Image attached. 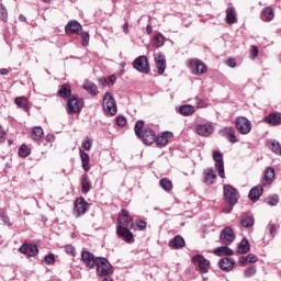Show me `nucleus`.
Returning a JSON list of instances; mask_svg holds the SVG:
<instances>
[{
	"label": "nucleus",
	"mask_w": 281,
	"mask_h": 281,
	"mask_svg": "<svg viewBox=\"0 0 281 281\" xmlns=\"http://www.w3.org/2000/svg\"><path fill=\"white\" fill-rule=\"evenodd\" d=\"M119 226L116 228L117 235L126 243H133V233L131 229L134 227V223L126 209H122L117 217Z\"/></svg>",
	"instance_id": "obj_1"
},
{
	"label": "nucleus",
	"mask_w": 281,
	"mask_h": 281,
	"mask_svg": "<svg viewBox=\"0 0 281 281\" xmlns=\"http://www.w3.org/2000/svg\"><path fill=\"white\" fill-rule=\"evenodd\" d=\"M224 199L228 205L235 206L238 203V199H240V194L238 190H236L231 184H224Z\"/></svg>",
	"instance_id": "obj_2"
},
{
	"label": "nucleus",
	"mask_w": 281,
	"mask_h": 281,
	"mask_svg": "<svg viewBox=\"0 0 281 281\" xmlns=\"http://www.w3.org/2000/svg\"><path fill=\"white\" fill-rule=\"evenodd\" d=\"M97 273L101 277L113 274V266L106 258L97 257Z\"/></svg>",
	"instance_id": "obj_3"
},
{
	"label": "nucleus",
	"mask_w": 281,
	"mask_h": 281,
	"mask_svg": "<svg viewBox=\"0 0 281 281\" xmlns=\"http://www.w3.org/2000/svg\"><path fill=\"white\" fill-rule=\"evenodd\" d=\"M82 106H85V100L72 95L67 102V113L69 115H74V113H80V111H82Z\"/></svg>",
	"instance_id": "obj_4"
},
{
	"label": "nucleus",
	"mask_w": 281,
	"mask_h": 281,
	"mask_svg": "<svg viewBox=\"0 0 281 281\" xmlns=\"http://www.w3.org/2000/svg\"><path fill=\"white\" fill-rule=\"evenodd\" d=\"M235 126L240 135H249L251 133V121L245 116H239L235 120Z\"/></svg>",
	"instance_id": "obj_5"
},
{
	"label": "nucleus",
	"mask_w": 281,
	"mask_h": 281,
	"mask_svg": "<svg viewBox=\"0 0 281 281\" xmlns=\"http://www.w3.org/2000/svg\"><path fill=\"white\" fill-rule=\"evenodd\" d=\"M103 111L110 115H115L117 113V104H115V99L111 92H105L103 97Z\"/></svg>",
	"instance_id": "obj_6"
},
{
	"label": "nucleus",
	"mask_w": 281,
	"mask_h": 281,
	"mask_svg": "<svg viewBox=\"0 0 281 281\" xmlns=\"http://www.w3.org/2000/svg\"><path fill=\"white\" fill-rule=\"evenodd\" d=\"M192 262L198 267L200 273H207L210 271V260L205 259L202 255L193 256Z\"/></svg>",
	"instance_id": "obj_7"
},
{
	"label": "nucleus",
	"mask_w": 281,
	"mask_h": 281,
	"mask_svg": "<svg viewBox=\"0 0 281 281\" xmlns=\"http://www.w3.org/2000/svg\"><path fill=\"white\" fill-rule=\"evenodd\" d=\"M213 161H215V168L221 179H225V162L223 161V153L213 151Z\"/></svg>",
	"instance_id": "obj_8"
},
{
	"label": "nucleus",
	"mask_w": 281,
	"mask_h": 281,
	"mask_svg": "<svg viewBox=\"0 0 281 281\" xmlns=\"http://www.w3.org/2000/svg\"><path fill=\"white\" fill-rule=\"evenodd\" d=\"M133 67L136 71H140L142 74H148V71H150V65L146 56L137 57L133 63Z\"/></svg>",
	"instance_id": "obj_9"
},
{
	"label": "nucleus",
	"mask_w": 281,
	"mask_h": 281,
	"mask_svg": "<svg viewBox=\"0 0 281 281\" xmlns=\"http://www.w3.org/2000/svg\"><path fill=\"white\" fill-rule=\"evenodd\" d=\"M235 239L236 234H234V229H232V227L227 226L222 229L220 240L223 245H229L231 243H234Z\"/></svg>",
	"instance_id": "obj_10"
},
{
	"label": "nucleus",
	"mask_w": 281,
	"mask_h": 281,
	"mask_svg": "<svg viewBox=\"0 0 281 281\" xmlns=\"http://www.w3.org/2000/svg\"><path fill=\"white\" fill-rule=\"evenodd\" d=\"M87 210H89V203H87V200L85 198H78L75 201V214L78 218V216H82V214H87Z\"/></svg>",
	"instance_id": "obj_11"
},
{
	"label": "nucleus",
	"mask_w": 281,
	"mask_h": 281,
	"mask_svg": "<svg viewBox=\"0 0 281 281\" xmlns=\"http://www.w3.org/2000/svg\"><path fill=\"white\" fill-rule=\"evenodd\" d=\"M81 260L89 269H93V267L98 265V258H95L93 254L89 252V250H83L81 252Z\"/></svg>",
	"instance_id": "obj_12"
},
{
	"label": "nucleus",
	"mask_w": 281,
	"mask_h": 281,
	"mask_svg": "<svg viewBox=\"0 0 281 281\" xmlns=\"http://www.w3.org/2000/svg\"><path fill=\"white\" fill-rule=\"evenodd\" d=\"M172 137L173 134L171 132H162L156 136V145L158 146V148H164V146H168Z\"/></svg>",
	"instance_id": "obj_13"
},
{
	"label": "nucleus",
	"mask_w": 281,
	"mask_h": 281,
	"mask_svg": "<svg viewBox=\"0 0 281 281\" xmlns=\"http://www.w3.org/2000/svg\"><path fill=\"white\" fill-rule=\"evenodd\" d=\"M189 67L192 69L193 74L196 76L201 74H205L207 71V68L205 67V64L199 59H191L189 61Z\"/></svg>",
	"instance_id": "obj_14"
},
{
	"label": "nucleus",
	"mask_w": 281,
	"mask_h": 281,
	"mask_svg": "<svg viewBox=\"0 0 281 281\" xmlns=\"http://www.w3.org/2000/svg\"><path fill=\"white\" fill-rule=\"evenodd\" d=\"M195 131L202 137H210L214 133V125L212 123L200 124L196 125Z\"/></svg>",
	"instance_id": "obj_15"
},
{
	"label": "nucleus",
	"mask_w": 281,
	"mask_h": 281,
	"mask_svg": "<svg viewBox=\"0 0 281 281\" xmlns=\"http://www.w3.org/2000/svg\"><path fill=\"white\" fill-rule=\"evenodd\" d=\"M154 60L159 76L164 75V71H166V55L164 53H157L154 55Z\"/></svg>",
	"instance_id": "obj_16"
},
{
	"label": "nucleus",
	"mask_w": 281,
	"mask_h": 281,
	"mask_svg": "<svg viewBox=\"0 0 281 281\" xmlns=\"http://www.w3.org/2000/svg\"><path fill=\"white\" fill-rule=\"evenodd\" d=\"M263 122H266V124H269L270 126H280L281 112L270 113L268 116L263 119Z\"/></svg>",
	"instance_id": "obj_17"
},
{
	"label": "nucleus",
	"mask_w": 281,
	"mask_h": 281,
	"mask_svg": "<svg viewBox=\"0 0 281 281\" xmlns=\"http://www.w3.org/2000/svg\"><path fill=\"white\" fill-rule=\"evenodd\" d=\"M80 30H82V24L76 20H71L65 26L66 34H78V32H80Z\"/></svg>",
	"instance_id": "obj_18"
},
{
	"label": "nucleus",
	"mask_w": 281,
	"mask_h": 281,
	"mask_svg": "<svg viewBox=\"0 0 281 281\" xmlns=\"http://www.w3.org/2000/svg\"><path fill=\"white\" fill-rule=\"evenodd\" d=\"M218 265L222 271H232V269H234V265H236V261L234 258L225 257L220 260Z\"/></svg>",
	"instance_id": "obj_19"
},
{
	"label": "nucleus",
	"mask_w": 281,
	"mask_h": 281,
	"mask_svg": "<svg viewBox=\"0 0 281 281\" xmlns=\"http://www.w3.org/2000/svg\"><path fill=\"white\" fill-rule=\"evenodd\" d=\"M221 135H223L225 138L231 142V144H236L238 142V138L236 137L234 127H224L220 131Z\"/></svg>",
	"instance_id": "obj_20"
},
{
	"label": "nucleus",
	"mask_w": 281,
	"mask_h": 281,
	"mask_svg": "<svg viewBox=\"0 0 281 281\" xmlns=\"http://www.w3.org/2000/svg\"><path fill=\"white\" fill-rule=\"evenodd\" d=\"M204 175V183L206 186H212L216 183V172H214L213 168H207L203 171Z\"/></svg>",
	"instance_id": "obj_21"
},
{
	"label": "nucleus",
	"mask_w": 281,
	"mask_h": 281,
	"mask_svg": "<svg viewBox=\"0 0 281 281\" xmlns=\"http://www.w3.org/2000/svg\"><path fill=\"white\" fill-rule=\"evenodd\" d=\"M262 192H265V189L262 188V186L259 184L249 191L248 199L256 203V201H259L260 196H262Z\"/></svg>",
	"instance_id": "obj_22"
},
{
	"label": "nucleus",
	"mask_w": 281,
	"mask_h": 281,
	"mask_svg": "<svg viewBox=\"0 0 281 281\" xmlns=\"http://www.w3.org/2000/svg\"><path fill=\"white\" fill-rule=\"evenodd\" d=\"M226 23L228 25H234V23H238V13L234 7L228 8L226 10Z\"/></svg>",
	"instance_id": "obj_23"
},
{
	"label": "nucleus",
	"mask_w": 281,
	"mask_h": 281,
	"mask_svg": "<svg viewBox=\"0 0 281 281\" xmlns=\"http://www.w3.org/2000/svg\"><path fill=\"white\" fill-rule=\"evenodd\" d=\"M169 247L170 249H182V247H186V239H183L182 236L177 235L169 241Z\"/></svg>",
	"instance_id": "obj_24"
},
{
	"label": "nucleus",
	"mask_w": 281,
	"mask_h": 281,
	"mask_svg": "<svg viewBox=\"0 0 281 281\" xmlns=\"http://www.w3.org/2000/svg\"><path fill=\"white\" fill-rule=\"evenodd\" d=\"M20 251L21 254H26V256L34 257L36 256V254H38V248L36 247V245L24 244L20 248Z\"/></svg>",
	"instance_id": "obj_25"
},
{
	"label": "nucleus",
	"mask_w": 281,
	"mask_h": 281,
	"mask_svg": "<svg viewBox=\"0 0 281 281\" xmlns=\"http://www.w3.org/2000/svg\"><path fill=\"white\" fill-rule=\"evenodd\" d=\"M142 137H143L144 144L150 145L155 143V139L157 136L155 135V131L148 128L144 131Z\"/></svg>",
	"instance_id": "obj_26"
},
{
	"label": "nucleus",
	"mask_w": 281,
	"mask_h": 281,
	"mask_svg": "<svg viewBox=\"0 0 281 281\" xmlns=\"http://www.w3.org/2000/svg\"><path fill=\"white\" fill-rule=\"evenodd\" d=\"M83 89L90 93V95H98L99 91H98V86H95V83H93V81L86 79L83 82Z\"/></svg>",
	"instance_id": "obj_27"
},
{
	"label": "nucleus",
	"mask_w": 281,
	"mask_h": 281,
	"mask_svg": "<svg viewBox=\"0 0 281 281\" xmlns=\"http://www.w3.org/2000/svg\"><path fill=\"white\" fill-rule=\"evenodd\" d=\"M276 178V170L271 167H269L265 171V177H263V186H269L273 183V179Z\"/></svg>",
	"instance_id": "obj_28"
},
{
	"label": "nucleus",
	"mask_w": 281,
	"mask_h": 281,
	"mask_svg": "<svg viewBox=\"0 0 281 281\" xmlns=\"http://www.w3.org/2000/svg\"><path fill=\"white\" fill-rule=\"evenodd\" d=\"M274 16L276 14L273 13V8L271 7H266L261 12V19L267 23H269V21H273Z\"/></svg>",
	"instance_id": "obj_29"
},
{
	"label": "nucleus",
	"mask_w": 281,
	"mask_h": 281,
	"mask_svg": "<svg viewBox=\"0 0 281 281\" xmlns=\"http://www.w3.org/2000/svg\"><path fill=\"white\" fill-rule=\"evenodd\" d=\"M226 246H221L217 247L216 249H214V254L215 256H233L234 255V250H232V248Z\"/></svg>",
	"instance_id": "obj_30"
},
{
	"label": "nucleus",
	"mask_w": 281,
	"mask_h": 281,
	"mask_svg": "<svg viewBox=\"0 0 281 281\" xmlns=\"http://www.w3.org/2000/svg\"><path fill=\"white\" fill-rule=\"evenodd\" d=\"M79 154H80L81 166H82L83 170L86 172H89V170H90V168H89V161H90L89 154H87L82 149L79 150Z\"/></svg>",
	"instance_id": "obj_31"
},
{
	"label": "nucleus",
	"mask_w": 281,
	"mask_h": 281,
	"mask_svg": "<svg viewBox=\"0 0 281 281\" xmlns=\"http://www.w3.org/2000/svg\"><path fill=\"white\" fill-rule=\"evenodd\" d=\"M57 95L59 98H70L71 97V86L69 83H65L61 86V88L58 90Z\"/></svg>",
	"instance_id": "obj_32"
},
{
	"label": "nucleus",
	"mask_w": 281,
	"mask_h": 281,
	"mask_svg": "<svg viewBox=\"0 0 281 281\" xmlns=\"http://www.w3.org/2000/svg\"><path fill=\"white\" fill-rule=\"evenodd\" d=\"M81 187H82V192L87 194L91 190V180H89V175L85 173L81 177Z\"/></svg>",
	"instance_id": "obj_33"
},
{
	"label": "nucleus",
	"mask_w": 281,
	"mask_h": 281,
	"mask_svg": "<svg viewBox=\"0 0 281 281\" xmlns=\"http://www.w3.org/2000/svg\"><path fill=\"white\" fill-rule=\"evenodd\" d=\"M32 139H34V142H41V139L43 138L44 132H43V127L41 126H35L32 128Z\"/></svg>",
	"instance_id": "obj_34"
},
{
	"label": "nucleus",
	"mask_w": 281,
	"mask_h": 281,
	"mask_svg": "<svg viewBox=\"0 0 281 281\" xmlns=\"http://www.w3.org/2000/svg\"><path fill=\"white\" fill-rule=\"evenodd\" d=\"M15 104L23 109V111H30V106H27V98L25 97H18L15 98Z\"/></svg>",
	"instance_id": "obj_35"
},
{
	"label": "nucleus",
	"mask_w": 281,
	"mask_h": 281,
	"mask_svg": "<svg viewBox=\"0 0 281 281\" xmlns=\"http://www.w3.org/2000/svg\"><path fill=\"white\" fill-rule=\"evenodd\" d=\"M194 108L192 106V105H181L180 108H179V113L181 114V115H186V116H188V115H194Z\"/></svg>",
	"instance_id": "obj_36"
},
{
	"label": "nucleus",
	"mask_w": 281,
	"mask_h": 281,
	"mask_svg": "<svg viewBox=\"0 0 281 281\" xmlns=\"http://www.w3.org/2000/svg\"><path fill=\"white\" fill-rule=\"evenodd\" d=\"M237 251H238V254H247L249 251V240L244 238L239 243Z\"/></svg>",
	"instance_id": "obj_37"
},
{
	"label": "nucleus",
	"mask_w": 281,
	"mask_h": 281,
	"mask_svg": "<svg viewBox=\"0 0 281 281\" xmlns=\"http://www.w3.org/2000/svg\"><path fill=\"white\" fill-rule=\"evenodd\" d=\"M240 225L246 228L254 227V217L249 215L243 216L240 221Z\"/></svg>",
	"instance_id": "obj_38"
},
{
	"label": "nucleus",
	"mask_w": 281,
	"mask_h": 281,
	"mask_svg": "<svg viewBox=\"0 0 281 281\" xmlns=\"http://www.w3.org/2000/svg\"><path fill=\"white\" fill-rule=\"evenodd\" d=\"M154 43L156 47H164V45H166V36H164L161 33L156 34L154 37Z\"/></svg>",
	"instance_id": "obj_39"
},
{
	"label": "nucleus",
	"mask_w": 281,
	"mask_h": 281,
	"mask_svg": "<svg viewBox=\"0 0 281 281\" xmlns=\"http://www.w3.org/2000/svg\"><path fill=\"white\" fill-rule=\"evenodd\" d=\"M159 183L162 190L166 192H170V190H172V181H170L168 178H162Z\"/></svg>",
	"instance_id": "obj_40"
},
{
	"label": "nucleus",
	"mask_w": 281,
	"mask_h": 281,
	"mask_svg": "<svg viewBox=\"0 0 281 281\" xmlns=\"http://www.w3.org/2000/svg\"><path fill=\"white\" fill-rule=\"evenodd\" d=\"M270 148L276 155H281V145L278 143V140H272L270 143Z\"/></svg>",
	"instance_id": "obj_41"
},
{
	"label": "nucleus",
	"mask_w": 281,
	"mask_h": 281,
	"mask_svg": "<svg viewBox=\"0 0 281 281\" xmlns=\"http://www.w3.org/2000/svg\"><path fill=\"white\" fill-rule=\"evenodd\" d=\"M142 128H144V121L139 120L135 123V134L137 135V137H142Z\"/></svg>",
	"instance_id": "obj_42"
},
{
	"label": "nucleus",
	"mask_w": 281,
	"mask_h": 281,
	"mask_svg": "<svg viewBox=\"0 0 281 281\" xmlns=\"http://www.w3.org/2000/svg\"><path fill=\"white\" fill-rule=\"evenodd\" d=\"M280 201V199L278 198L277 194L270 195L267 198V203L268 205L274 206L278 205V202Z\"/></svg>",
	"instance_id": "obj_43"
},
{
	"label": "nucleus",
	"mask_w": 281,
	"mask_h": 281,
	"mask_svg": "<svg viewBox=\"0 0 281 281\" xmlns=\"http://www.w3.org/2000/svg\"><path fill=\"white\" fill-rule=\"evenodd\" d=\"M43 262H46V265H54L56 262V255L49 254L45 256Z\"/></svg>",
	"instance_id": "obj_44"
},
{
	"label": "nucleus",
	"mask_w": 281,
	"mask_h": 281,
	"mask_svg": "<svg viewBox=\"0 0 281 281\" xmlns=\"http://www.w3.org/2000/svg\"><path fill=\"white\" fill-rule=\"evenodd\" d=\"M19 155L20 157H27L30 155V148H27L25 145H21L19 148Z\"/></svg>",
	"instance_id": "obj_45"
},
{
	"label": "nucleus",
	"mask_w": 281,
	"mask_h": 281,
	"mask_svg": "<svg viewBox=\"0 0 281 281\" xmlns=\"http://www.w3.org/2000/svg\"><path fill=\"white\" fill-rule=\"evenodd\" d=\"M1 10H0V18L2 21H8V10L5 9V7L3 4L0 5Z\"/></svg>",
	"instance_id": "obj_46"
},
{
	"label": "nucleus",
	"mask_w": 281,
	"mask_h": 281,
	"mask_svg": "<svg viewBox=\"0 0 281 281\" xmlns=\"http://www.w3.org/2000/svg\"><path fill=\"white\" fill-rule=\"evenodd\" d=\"M246 278H251V276H256V267H249L244 272Z\"/></svg>",
	"instance_id": "obj_47"
},
{
	"label": "nucleus",
	"mask_w": 281,
	"mask_h": 281,
	"mask_svg": "<svg viewBox=\"0 0 281 281\" xmlns=\"http://www.w3.org/2000/svg\"><path fill=\"white\" fill-rule=\"evenodd\" d=\"M80 36L82 38L83 47H87V45H89V33L88 32H81Z\"/></svg>",
	"instance_id": "obj_48"
},
{
	"label": "nucleus",
	"mask_w": 281,
	"mask_h": 281,
	"mask_svg": "<svg viewBox=\"0 0 281 281\" xmlns=\"http://www.w3.org/2000/svg\"><path fill=\"white\" fill-rule=\"evenodd\" d=\"M195 102L198 109H205L207 106V103L203 99H199V97L195 98Z\"/></svg>",
	"instance_id": "obj_49"
},
{
	"label": "nucleus",
	"mask_w": 281,
	"mask_h": 281,
	"mask_svg": "<svg viewBox=\"0 0 281 281\" xmlns=\"http://www.w3.org/2000/svg\"><path fill=\"white\" fill-rule=\"evenodd\" d=\"M245 262H258V257L254 254H249L246 257Z\"/></svg>",
	"instance_id": "obj_50"
},
{
	"label": "nucleus",
	"mask_w": 281,
	"mask_h": 281,
	"mask_svg": "<svg viewBox=\"0 0 281 281\" xmlns=\"http://www.w3.org/2000/svg\"><path fill=\"white\" fill-rule=\"evenodd\" d=\"M91 146H93V142H91V139L89 138H86V140L82 143V147L85 148V150H89Z\"/></svg>",
	"instance_id": "obj_51"
},
{
	"label": "nucleus",
	"mask_w": 281,
	"mask_h": 281,
	"mask_svg": "<svg viewBox=\"0 0 281 281\" xmlns=\"http://www.w3.org/2000/svg\"><path fill=\"white\" fill-rule=\"evenodd\" d=\"M116 124L117 126H126V117L124 116L116 117Z\"/></svg>",
	"instance_id": "obj_52"
},
{
	"label": "nucleus",
	"mask_w": 281,
	"mask_h": 281,
	"mask_svg": "<svg viewBox=\"0 0 281 281\" xmlns=\"http://www.w3.org/2000/svg\"><path fill=\"white\" fill-rule=\"evenodd\" d=\"M65 251H66V254H70L71 256H75V254H76V248H75L74 246H71V245H67V246L65 247Z\"/></svg>",
	"instance_id": "obj_53"
},
{
	"label": "nucleus",
	"mask_w": 281,
	"mask_h": 281,
	"mask_svg": "<svg viewBox=\"0 0 281 281\" xmlns=\"http://www.w3.org/2000/svg\"><path fill=\"white\" fill-rule=\"evenodd\" d=\"M136 227H138V229H146L147 224L145 221L139 220L138 222H136Z\"/></svg>",
	"instance_id": "obj_54"
},
{
	"label": "nucleus",
	"mask_w": 281,
	"mask_h": 281,
	"mask_svg": "<svg viewBox=\"0 0 281 281\" xmlns=\"http://www.w3.org/2000/svg\"><path fill=\"white\" fill-rule=\"evenodd\" d=\"M5 140V131H3V127L0 125V144H3Z\"/></svg>",
	"instance_id": "obj_55"
},
{
	"label": "nucleus",
	"mask_w": 281,
	"mask_h": 281,
	"mask_svg": "<svg viewBox=\"0 0 281 281\" xmlns=\"http://www.w3.org/2000/svg\"><path fill=\"white\" fill-rule=\"evenodd\" d=\"M226 65H227L228 67H232V69H234V67H236V60L233 59V58H229V59L227 60Z\"/></svg>",
	"instance_id": "obj_56"
},
{
	"label": "nucleus",
	"mask_w": 281,
	"mask_h": 281,
	"mask_svg": "<svg viewBox=\"0 0 281 281\" xmlns=\"http://www.w3.org/2000/svg\"><path fill=\"white\" fill-rule=\"evenodd\" d=\"M269 232L271 236H276V225L269 224Z\"/></svg>",
	"instance_id": "obj_57"
},
{
	"label": "nucleus",
	"mask_w": 281,
	"mask_h": 281,
	"mask_svg": "<svg viewBox=\"0 0 281 281\" xmlns=\"http://www.w3.org/2000/svg\"><path fill=\"white\" fill-rule=\"evenodd\" d=\"M108 83H109V80H106V78L99 79V85H101V87H106Z\"/></svg>",
	"instance_id": "obj_58"
},
{
	"label": "nucleus",
	"mask_w": 281,
	"mask_h": 281,
	"mask_svg": "<svg viewBox=\"0 0 281 281\" xmlns=\"http://www.w3.org/2000/svg\"><path fill=\"white\" fill-rule=\"evenodd\" d=\"M251 54H252V57H251V58H256V57L258 56V47L252 46V48H251Z\"/></svg>",
	"instance_id": "obj_59"
},
{
	"label": "nucleus",
	"mask_w": 281,
	"mask_h": 281,
	"mask_svg": "<svg viewBox=\"0 0 281 281\" xmlns=\"http://www.w3.org/2000/svg\"><path fill=\"white\" fill-rule=\"evenodd\" d=\"M232 210H234V206L229 205V207H225L222 210L224 214H231Z\"/></svg>",
	"instance_id": "obj_60"
},
{
	"label": "nucleus",
	"mask_w": 281,
	"mask_h": 281,
	"mask_svg": "<svg viewBox=\"0 0 281 281\" xmlns=\"http://www.w3.org/2000/svg\"><path fill=\"white\" fill-rule=\"evenodd\" d=\"M117 80V77H115V75H111L109 77V82H111V85H115V81Z\"/></svg>",
	"instance_id": "obj_61"
},
{
	"label": "nucleus",
	"mask_w": 281,
	"mask_h": 281,
	"mask_svg": "<svg viewBox=\"0 0 281 281\" xmlns=\"http://www.w3.org/2000/svg\"><path fill=\"white\" fill-rule=\"evenodd\" d=\"M8 74H9L8 69H5V68L0 69V75L1 76H8Z\"/></svg>",
	"instance_id": "obj_62"
},
{
	"label": "nucleus",
	"mask_w": 281,
	"mask_h": 281,
	"mask_svg": "<svg viewBox=\"0 0 281 281\" xmlns=\"http://www.w3.org/2000/svg\"><path fill=\"white\" fill-rule=\"evenodd\" d=\"M19 21H22L23 23H25L27 21V18H25V15H23V14H20Z\"/></svg>",
	"instance_id": "obj_63"
},
{
	"label": "nucleus",
	"mask_w": 281,
	"mask_h": 281,
	"mask_svg": "<svg viewBox=\"0 0 281 281\" xmlns=\"http://www.w3.org/2000/svg\"><path fill=\"white\" fill-rule=\"evenodd\" d=\"M123 32L125 34H128V23H125L124 26H123Z\"/></svg>",
	"instance_id": "obj_64"
}]
</instances>
